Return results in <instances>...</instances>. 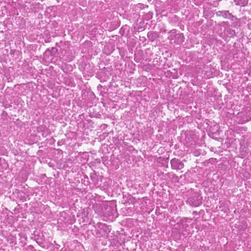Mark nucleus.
<instances>
[{"label": "nucleus", "instance_id": "nucleus-1", "mask_svg": "<svg viewBox=\"0 0 251 251\" xmlns=\"http://www.w3.org/2000/svg\"><path fill=\"white\" fill-rule=\"evenodd\" d=\"M202 198L197 192H193L192 196L187 200L186 202L192 206L197 207L199 206L201 203Z\"/></svg>", "mask_w": 251, "mask_h": 251}, {"label": "nucleus", "instance_id": "nucleus-2", "mask_svg": "<svg viewBox=\"0 0 251 251\" xmlns=\"http://www.w3.org/2000/svg\"><path fill=\"white\" fill-rule=\"evenodd\" d=\"M171 167L173 169L181 170L184 167V164L180 160L174 158L171 160Z\"/></svg>", "mask_w": 251, "mask_h": 251}, {"label": "nucleus", "instance_id": "nucleus-3", "mask_svg": "<svg viewBox=\"0 0 251 251\" xmlns=\"http://www.w3.org/2000/svg\"><path fill=\"white\" fill-rule=\"evenodd\" d=\"M218 15L219 16H222L225 18L231 20H233L232 18H234L233 16L231 13H229L228 11H219Z\"/></svg>", "mask_w": 251, "mask_h": 251}, {"label": "nucleus", "instance_id": "nucleus-4", "mask_svg": "<svg viewBox=\"0 0 251 251\" xmlns=\"http://www.w3.org/2000/svg\"><path fill=\"white\" fill-rule=\"evenodd\" d=\"M236 5L244 6L248 4V0H234Z\"/></svg>", "mask_w": 251, "mask_h": 251}, {"label": "nucleus", "instance_id": "nucleus-5", "mask_svg": "<svg viewBox=\"0 0 251 251\" xmlns=\"http://www.w3.org/2000/svg\"><path fill=\"white\" fill-rule=\"evenodd\" d=\"M176 37L180 40V42L183 41V36L182 34H177L176 35Z\"/></svg>", "mask_w": 251, "mask_h": 251}]
</instances>
